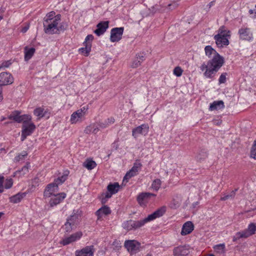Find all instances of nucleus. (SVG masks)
I'll return each mask as SVG.
<instances>
[{"label": "nucleus", "instance_id": "obj_28", "mask_svg": "<svg viewBox=\"0 0 256 256\" xmlns=\"http://www.w3.org/2000/svg\"><path fill=\"white\" fill-rule=\"evenodd\" d=\"M98 131V127L95 124H90V126H86L84 130V132L87 134H90L91 133L96 134Z\"/></svg>", "mask_w": 256, "mask_h": 256}, {"label": "nucleus", "instance_id": "obj_3", "mask_svg": "<svg viewBox=\"0 0 256 256\" xmlns=\"http://www.w3.org/2000/svg\"><path fill=\"white\" fill-rule=\"evenodd\" d=\"M230 32L225 29L224 26H221L218 34L214 36V39L218 48H222L229 44L228 38L230 36Z\"/></svg>", "mask_w": 256, "mask_h": 256}, {"label": "nucleus", "instance_id": "obj_54", "mask_svg": "<svg viewBox=\"0 0 256 256\" xmlns=\"http://www.w3.org/2000/svg\"><path fill=\"white\" fill-rule=\"evenodd\" d=\"M3 98V96L2 95V88L1 86H0V102L2 100Z\"/></svg>", "mask_w": 256, "mask_h": 256}, {"label": "nucleus", "instance_id": "obj_57", "mask_svg": "<svg viewBox=\"0 0 256 256\" xmlns=\"http://www.w3.org/2000/svg\"><path fill=\"white\" fill-rule=\"evenodd\" d=\"M118 244V242H117L116 240H115V241L114 242L113 244L114 245V244Z\"/></svg>", "mask_w": 256, "mask_h": 256}, {"label": "nucleus", "instance_id": "obj_15", "mask_svg": "<svg viewBox=\"0 0 256 256\" xmlns=\"http://www.w3.org/2000/svg\"><path fill=\"white\" fill-rule=\"evenodd\" d=\"M58 186L55 183L50 184L46 186L44 192V196L45 198H50L58 194Z\"/></svg>", "mask_w": 256, "mask_h": 256}, {"label": "nucleus", "instance_id": "obj_18", "mask_svg": "<svg viewBox=\"0 0 256 256\" xmlns=\"http://www.w3.org/2000/svg\"><path fill=\"white\" fill-rule=\"evenodd\" d=\"M142 166V165L140 163H134L132 168L126 172L124 176V180H128L131 178L137 175Z\"/></svg>", "mask_w": 256, "mask_h": 256}, {"label": "nucleus", "instance_id": "obj_39", "mask_svg": "<svg viewBox=\"0 0 256 256\" xmlns=\"http://www.w3.org/2000/svg\"><path fill=\"white\" fill-rule=\"evenodd\" d=\"M237 190H238L237 189H235L234 190H232L230 192V194H226V195L220 198V200H226L228 199L234 198L236 195V192L237 191Z\"/></svg>", "mask_w": 256, "mask_h": 256}, {"label": "nucleus", "instance_id": "obj_32", "mask_svg": "<svg viewBox=\"0 0 256 256\" xmlns=\"http://www.w3.org/2000/svg\"><path fill=\"white\" fill-rule=\"evenodd\" d=\"M213 248L216 254H224L226 252V247L224 244H220L214 246Z\"/></svg>", "mask_w": 256, "mask_h": 256}, {"label": "nucleus", "instance_id": "obj_43", "mask_svg": "<svg viewBox=\"0 0 256 256\" xmlns=\"http://www.w3.org/2000/svg\"><path fill=\"white\" fill-rule=\"evenodd\" d=\"M55 12L54 11H52L48 13L46 17L44 18V20H54L55 18Z\"/></svg>", "mask_w": 256, "mask_h": 256}, {"label": "nucleus", "instance_id": "obj_52", "mask_svg": "<svg viewBox=\"0 0 256 256\" xmlns=\"http://www.w3.org/2000/svg\"><path fill=\"white\" fill-rule=\"evenodd\" d=\"M98 126L100 128H106V127H108V124L104 120V122H100L98 123Z\"/></svg>", "mask_w": 256, "mask_h": 256}, {"label": "nucleus", "instance_id": "obj_53", "mask_svg": "<svg viewBox=\"0 0 256 256\" xmlns=\"http://www.w3.org/2000/svg\"><path fill=\"white\" fill-rule=\"evenodd\" d=\"M177 6V5L176 3H174V4H169L168 5V7L170 9H171V10H172V9H174L175 8H176Z\"/></svg>", "mask_w": 256, "mask_h": 256}, {"label": "nucleus", "instance_id": "obj_46", "mask_svg": "<svg viewBox=\"0 0 256 256\" xmlns=\"http://www.w3.org/2000/svg\"><path fill=\"white\" fill-rule=\"evenodd\" d=\"M93 40L94 36L92 34H88L86 38L85 41L84 42V44H92V41Z\"/></svg>", "mask_w": 256, "mask_h": 256}, {"label": "nucleus", "instance_id": "obj_50", "mask_svg": "<svg viewBox=\"0 0 256 256\" xmlns=\"http://www.w3.org/2000/svg\"><path fill=\"white\" fill-rule=\"evenodd\" d=\"M105 121L108 124V125L109 126L110 124H114L115 122V120L113 117H110V118H108Z\"/></svg>", "mask_w": 256, "mask_h": 256}, {"label": "nucleus", "instance_id": "obj_56", "mask_svg": "<svg viewBox=\"0 0 256 256\" xmlns=\"http://www.w3.org/2000/svg\"><path fill=\"white\" fill-rule=\"evenodd\" d=\"M249 13H250V14H252L254 13V10H249Z\"/></svg>", "mask_w": 256, "mask_h": 256}, {"label": "nucleus", "instance_id": "obj_10", "mask_svg": "<svg viewBox=\"0 0 256 256\" xmlns=\"http://www.w3.org/2000/svg\"><path fill=\"white\" fill-rule=\"evenodd\" d=\"M238 34L242 40L250 41L253 38V34L250 28L242 27L238 30Z\"/></svg>", "mask_w": 256, "mask_h": 256}, {"label": "nucleus", "instance_id": "obj_55", "mask_svg": "<svg viewBox=\"0 0 256 256\" xmlns=\"http://www.w3.org/2000/svg\"><path fill=\"white\" fill-rule=\"evenodd\" d=\"M28 29V26H24L22 30V32L24 33L26 32Z\"/></svg>", "mask_w": 256, "mask_h": 256}, {"label": "nucleus", "instance_id": "obj_16", "mask_svg": "<svg viewBox=\"0 0 256 256\" xmlns=\"http://www.w3.org/2000/svg\"><path fill=\"white\" fill-rule=\"evenodd\" d=\"M190 252V248L186 246H180L174 248L173 250L174 256H187Z\"/></svg>", "mask_w": 256, "mask_h": 256}, {"label": "nucleus", "instance_id": "obj_34", "mask_svg": "<svg viewBox=\"0 0 256 256\" xmlns=\"http://www.w3.org/2000/svg\"><path fill=\"white\" fill-rule=\"evenodd\" d=\"M208 154L206 150H200L196 156L197 160L199 162L204 160L208 157Z\"/></svg>", "mask_w": 256, "mask_h": 256}, {"label": "nucleus", "instance_id": "obj_1", "mask_svg": "<svg viewBox=\"0 0 256 256\" xmlns=\"http://www.w3.org/2000/svg\"><path fill=\"white\" fill-rule=\"evenodd\" d=\"M204 51L206 56L210 58L212 55V58L208 60L206 64L204 62L200 68L201 71L204 72V76L208 78L212 79L224 64V60L210 46H206Z\"/></svg>", "mask_w": 256, "mask_h": 256}, {"label": "nucleus", "instance_id": "obj_11", "mask_svg": "<svg viewBox=\"0 0 256 256\" xmlns=\"http://www.w3.org/2000/svg\"><path fill=\"white\" fill-rule=\"evenodd\" d=\"M82 236V233L81 232H76L68 237L63 238L60 241V244L63 246L68 245L73 242L80 238Z\"/></svg>", "mask_w": 256, "mask_h": 256}, {"label": "nucleus", "instance_id": "obj_60", "mask_svg": "<svg viewBox=\"0 0 256 256\" xmlns=\"http://www.w3.org/2000/svg\"><path fill=\"white\" fill-rule=\"evenodd\" d=\"M3 18V16H0V20H2Z\"/></svg>", "mask_w": 256, "mask_h": 256}, {"label": "nucleus", "instance_id": "obj_22", "mask_svg": "<svg viewBox=\"0 0 256 256\" xmlns=\"http://www.w3.org/2000/svg\"><path fill=\"white\" fill-rule=\"evenodd\" d=\"M194 226L192 222L188 221L185 222L182 227L180 234L182 236H186L190 234L194 230Z\"/></svg>", "mask_w": 256, "mask_h": 256}, {"label": "nucleus", "instance_id": "obj_27", "mask_svg": "<svg viewBox=\"0 0 256 256\" xmlns=\"http://www.w3.org/2000/svg\"><path fill=\"white\" fill-rule=\"evenodd\" d=\"M26 196V192L18 193L10 198V202L14 204L18 203Z\"/></svg>", "mask_w": 256, "mask_h": 256}, {"label": "nucleus", "instance_id": "obj_58", "mask_svg": "<svg viewBox=\"0 0 256 256\" xmlns=\"http://www.w3.org/2000/svg\"><path fill=\"white\" fill-rule=\"evenodd\" d=\"M206 256H215L214 254H208V255H206Z\"/></svg>", "mask_w": 256, "mask_h": 256}, {"label": "nucleus", "instance_id": "obj_37", "mask_svg": "<svg viewBox=\"0 0 256 256\" xmlns=\"http://www.w3.org/2000/svg\"><path fill=\"white\" fill-rule=\"evenodd\" d=\"M32 116L30 114L21 115V122H22V124H28L29 122L32 120Z\"/></svg>", "mask_w": 256, "mask_h": 256}, {"label": "nucleus", "instance_id": "obj_63", "mask_svg": "<svg viewBox=\"0 0 256 256\" xmlns=\"http://www.w3.org/2000/svg\"><path fill=\"white\" fill-rule=\"evenodd\" d=\"M255 13L256 14V12H255Z\"/></svg>", "mask_w": 256, "mask_h": 256}, {"label": "nucleus", "instance_id": "obj_21", "mask_svg": "<svg viewBox=\"0 0 256 256\" xmlns=\"http://www.w3.org/2000/svg\"><path fill=\"white\" fill-rule=\"evenodd\" d=\"M109 22L104 21L99 22L97 26V28L94 30V32L98 36H100L104 34L106 29L108 28Z\"/></svg>", "mask_w": 256, "mask_h": 256}, {"label": "nucleus", "instance_id": "obj_24", "mask_svg": "<svg viewBox=\"0 0 256 256\" xmlns=\"http://www.w3.org/2000/svg\"><path fill=\"white\" fill-rule=\"evenodd\" d=\"M110 212L111 210L110 208L107 206H104L96 212V214L98 216V220H100L104 215H108Z\"/></svg>", "mask_w": 256, "mask_h": 256}, {"label": "nucleus", "instance_id": "obj_33", "mask_svg": "<svg viewBox=\"0 0 256 256\" xmlns=\"http://www.w3.org/2000/svg\"><path fill=\"white\" fill-rule=\"evenodd\" d=\"M83 166L86 168L88 170H92L94 169L96 166V162L90 159H87L83 163Z\"/></svg>", "mask_w": 256, "mask_h": 256}, {"label": "nucleus", "instance_id": "obj_48", "mask_svg": "<svg viewBox=\"0 0 256 256\" xmlns=\"http://www.w3.org/2000/svg\"><path fill=\"white\" fill-rule=\"evenodd\" d=\"M12 185V179L7 180L6 182L4 187L6 188H10Z\"/></svg>", "mask_w": 256, "mask_h": 256}, {"label": "nucleus", "instance_id": "obj_17", "mask_svg": "<svg viewBox=\"0 0 256 256\" xmlns=\"http://www.w3.org/2000/svg\"><path fill=\"white\" fill-rule=\"evenodd\" d=\"M14 78L9 72H4L0 74V86L12 84Z\"/></svg>", "mask_w": 256, "mask_h": 256}, {"label": "nucleus", "instance_id": "obj_62", "mask_svg": "<svg viewBox=\"0 0 256 256\" xmlns=\"http://www.w3.org/2000/svg\"><path fill=\"white\" fill-rule=\"evenodd\" d=\"M255 7L256 8V4Z\"/></svg>", "mask_w": 256, "mask_h": 256}, {"label": "nucleus", "instance_id": "obj_31", "mask_svg": "<svg viewBox=\"0 0 256 256\" xmlns=\"http://www.w3.org/2000/svg\"><path fill=\"white\" fill-rule=\"evenodd\" d=\"M35 48H29L28 46L24 48V59L28 60L32 58L35 52Z\"/></svg>", "mask_w": 256, "mask_h": 256}, {"label": "nucleus", "instance_id": "obj_49", "mask_svg": "<svg viewBox=\"0 0 256 256\" xmlns=\"http://www.w3.org/2000/svg\"><path fill=\"white\" fill-rule=\"evenodd\" d=\"M4 180V177L0 176V192H2L3 190V183Z\"/></svg>", "mask_w": 256, "mask_h": 256}, {"label": "nucleus", "instance_id": "obj_35", "mask_svg": "<svg viewBox=\"0 0 256 256\" xmlns=\"http://www.w3.org/2000/svg\"><path fill=\"white\" fill-rule=\"evenodd\" d=\"M84 47L80 48L79 50V51L82 54H84L85 56H88L90 54V52L91 50L92 44H84Z\"/></svg>", "mask_w": 256, "mask_h": 256}, {"label": "nucleus", "instance_id": "obj_12", "mask_svg": "<svg viewBox=\"0 0 256 256\" xmlns=\"http://www.w3.org/2000/svg\"><path fill=\"white\" fill-rule=\"evenodd\" d=\"M36 129V126L30 122L28 124H22L21 140L24 141L28 136H30Z\"/></svg>", "mask_w": 256, "mask_h": 256}, {"label": "nucleus", "instance_id": "obj_45", "mask_svg": "<svg viewBox=\"0 0 256 256\" xmlns=\"http://www.w3.org/2000/svg\"><path fill=\"white\" fill-rule=\"evenodd\" d=\"M40 182V179L37 177L34 178L32 180V188H35L36 186H38Z\"/></svg>", "mask_w": 256, "mask_h": 256}, {"label": "nucleus", "instance_id": "obj_6", "mask_svg": "<svg viewBox=\"0 0 256 256\" xmlns=\"http://www.w3.org/2000/svg\"><path fill=\"white\" fill-rule=\"evenodd\" d=\"M256 232V224L251 223L248 225L246 230L238 232L233 238V242H236L240 238H247Z\"/></svg>", "mask_w": 256, "mask_h": 256}, {"label": "nucleus", "instance_id": "obj_9", "mask_svg": "<svg viewBox=\"0 0 256 256\" xmlns=\"http://www.w3.org/2000/svg\"><path fill=\"white\" fill-rule=\"evenodd\" d=\"M124 31L123 27L114 28L111 30L110 40L112 42H118L122 38Z\"/></svg>", "mask_w": 256, "mask_h": 256}, {"label": "nucleus", "instance_id": "obj_20", "mask_svg": "<svg viewBox=\"0 0 256 256\" xmlns=\"http://www.w3.org/2000/svg\"><path fill=\"white\" fill-rule=\"evenodd\" d=\"M66 196V194L64 192L59 193L54 195L49 202L50 206L53 207L59 204L64 200Z\"/></svg>", "mask_w": 256, "mask_h": 256}, {"label": "nucleus", "instance_id": "obj_51", "mask_svg": "<svg viewBox=\"0 0 256 256\" xmlns=\"http://www.w3.org/2000/svg\"><path fill=\"white\" fill-rule=\"evenodd\" d=\"M11 64V62L10 61L4 62L2 63L0 68H8Z\"/></svg>", "mask_w": 256, "mask_h": 256}, {"label": "nucleus", "instance_id": "obj_25", "mask_svg": "<svg viewBox=\"0 0 256 256\" xmlns=\"http://www.w3.org/2000/svg\"><path fill=\"white\" fill-rule=\"evenodd\" d=\"M46 110H45L43 107L36 108L34 110V114L37 117V120H40L46 116Z\"/></svg>", "mask_w": 256, "mask_h": 256}, {"label": "nucleus", "instance_id": "obj_4", "mask_svg": "<svg viewBox=\"0 0 256 256\" xmlns=\"http://www.w3.org/2000/svg\"><path fill=\"white\" fill-rule=\"evenodd\" d=\"M60 18L61 16L57 14L54 20H44V32L46 34H50L56 33L59 30L58 25L60 20Z\"/></svg>", "mask_w": 256, "mask_h": 256}, {"label": "nucleus", "instance_id": "obj_61", "mask_svg": "<svg viewBox=\"0 0 256 256\" xmlns=\"http://www.w3.org/2000/svg\"><path fill=\"white\" fill-rule=\"evenodd\" d=\"M5 119H6V118H2V120H2H2H4Z\"/></svg>", "mask_w": 256, "mask_h": 256}, {"label": "nucleus", "instance_id": "obj_8", "mask_svg": "<svg viewBox=\"0 0 256 256\" xmlns=\"http://www.w3.org/2000/svg\"><path fill=\"white\" fill-rule=\"evenodd\" d=\"M88 108L83 107L76 112L72 113L71 115L70 122L72 124H76L78 122H81L84 118L87 111Z\"/></svg>", "mask_w": 256, "mask_h": 256}, {"label": "nucleus", "instance_id": "obj_30", "mask_svg": "<svg viewBox=\"0 0 256 256\" xmlns=\"http://www.w3.org/2000/svg\"><path fill=\"white\" fill-rule=\"evenodd\" d=\"M20 112L18 110H15L13 112L10 116H8V118L11 120H14V121L20 123L21 122V115Z\"/></svg>", "mask_w": 256, "mask_h": 256}, {"label": "nucleus", "instance_id": "obj_26", "mask_svg": "<svg viewBox=\"0 0 256 256\" xmlns=\"http://www.w3.org/2000/svg\"><path fill=\"white\" fill-rule=\"evenodd\" d=\"M144 60V56L140 54H136L132 62L131 67L132 68H138L140 66L141 64Z\"/></svg>", "mask_w": 256, "mask_h": 256}, {"label": "nucleus", "instance_id": "obj_13", "mask_svg": "<svg viewBox=\"0 0 256 256\" xmlns=\"http://www.w3.org/2000/svg\"><path fill=\"white\" fill-rule=\"evenodd\" d=\"M149 131V126L148 124H142L134 128L132 130V136L137 138L138 134L146 136Z\"/></svg>", "mask_w": 256, "mask_h": 256}, {"label": "nucleus", "instance_id": "obj_2", "mask_svg": "<svg viewBox=\"0 0 256 256\" xmlns=\"http://www.w3.org/2000/svg\"><path fill=\"white\" fill-rule=\"evenodd\" d=\"M166 211V207L162 206L154 212L152 214H149L146 218L140 220H129L124 222L123 228L127 230H136L142 226L146 222L153 220L154 219L160 218L164 215Z\"/></svg>", "mask_w": 256, "mask_h": 256}, {"label": "nucleus", "instance_id": "obj_40", "mask_svg": "<svg viewBox=\"0 0 256 256\" xmlns=\"http://www.w3.org/2000/svg\"><path fill=\"white\" fill-rule=\"evenodd\" d=\"M250 156L256 160V139L254 140L251 148Z\"/></svg>", "mask_w": 256, "mask_h": 256}, {"label": "nucleus", "instance_id": "obj_59", "mask_svg": "<svg viewBox=\"0 0 256 256\" xmlns=\"http://www.w3.org/2000/svg\"><path fill=\"white\" fill-rule=\"evenodd\" d=\"M146 256H152V254H148Z\"/></svg>", "mask_w": 256, "mask_h": 256}, {"label": "nucleus", "instance_id": "obj_5", "mask_svg": "<svg viewBox=\"0 0 256 256\" xmlns=\"http://www.w3.org/2000/svg\"><path fill=\"white\" fill-rule=\"evenodd\" d=\"M78 214H74L68 218L66 222L62 226L65 232L68 234L76 228L78 222Z\"/></svg>", "mask_w": 256, "mask_h": 256}, {"label": "nucleus", "instance_id": "obj_38", "mask_svg": "<svg viewBox=\"0 0 256 256\" xmlns=\"http://www.w3.org/2000/svg\"><path fill=\"white\" fill-rule=\"evenodd\" d=\"M162 182L160 179L154 180L152 184V188L156 191H158L160 188Z\"/></svg>", "mask_w": 256, "mask_h": 256}, {"label": "nucleus", "instance_id": "obj_14", "mask_svg": "<svg viewBox=\"0 0 256 256\" xmlns=\"http://www.w3.org/2000/svg\"><path fill=\"white\" fill-rule=\"evenodd\" d=\"M140 246V244L135 240H127L124 242L125 248L131 254L136 253Z\"/></svg>", "mask_w": 256, "mask_h": 256}, {"label": "nucleus", "instance_id": "obj_42", "mask_svg": "<svg viewBox=\"0 0 256 256\" xmlns=\"http://www.w3.org/2000/svg\"><path fill=\"white\" fill-rule=\"evenodd\" d=\"M174 74L176 76H182L183 70L180 66H176L174 70Z\"/></svg>", "mask_w": 256, "mask_h": 256}, {"label": "nucleus", "instance_id": "obj_19", "mask_svg": "<svg viewBox=\"0 0 256 256\" xmlns=\"http://www.w3.org/2000/svg\"><path fill=\"white\" fill-rule=\"evenodd\" d=\"M94 246H86L80 250H77L75 252L76 256H94Z\"/></svg>", "mask_w": 256, "mask_h": 256}, {"label": "nucleus", "instance_id": "obj_23", "mask_svg": "<svg viewBox=\"0 0 256 256\" xmlns=\"http://www.w3.org/2000/svg\"><path fill=\"white\" fill-rule=\"evenodd\" d=\"M156 194L150 192H142L139 194L137 197V201L140 205L144 203V201L147 200L150 196L155 197Z\"/></svg>", "mask_w": 256, "mask_h": 256}, {"label": "nucleus", "instance_id": "obj_29", "mask_svg": "<svg viewBox=\"0 0 256 256\" xmlns=\"http://www.w3.org/2000/svg\"><path fill=\"white\" fill-rule=\"evenodd\" d=\"M224 107V102L222 100L214 101L210 104V110L223 108Z\"/></svg>", "mask_w": 256, "mask_h": 256}, {"label": "nucleus", "instance_id": "obj_7", "mask_svg": "<svg viewBox=\"0 0 256 256\" xmlns=\"http://www.w3.org/2000/svg\"><path fill=\"white\" fill-rule=\"evenodd\" d=\"M120 187L118 182L110 183L107 186L108 192L106 194H102L104 196L102 199V204H105L108 198H110L112 195L117 193L119 191Z\"/></svg>", "mask_w": 256, "mask_h": 256}, {"label": "nucleus", "instance_id": "obj_36", "mask_svg": "<svg viewBox=\"0 0 256 256\" xmlns=\"http://www.w3.org/2000/svg\"><path fill=\"white\" fill-rule=\"evenodd\" d=\"M28 154L26 151H23L20 154H19L14 158V162H17L20 161H23L25 158L28 156Z\"/></svg>", "mask_w": 256, "mask_h": 256}, {"label": "nucleus", "instance_id": "obj_44", "mask_svg": "<svg viewBox=\"0 0 256 256\" xmlns=\"http://www.w3.org/2000/svg\"><path fill=\"white\" fill-rule=\"evenodd\" d=\"M226 76L227 73L226 72H224L220 76V78L218 79V82L220 84H224L226 82Z\"/></svg>", "mask_w": 256, "mask_h": 256}, {"label": "nucleus", "instance_id": "obj_47", "mask_svg": "<svg viewBox=\"0 0 256 256\" xmlns=\"http://www.w3.org/2000/svg\"><path fill=\"white\" fill-rule=\"evenodd\" d=\"M30 166V162H26V164L23 166L22 168V170L20 171V172H23L22 174H25L28 172L29 168Z\"/></svg>", "mask_w": 256, "mask_h": 256}, {"label": "nucleus", "instance_id": "obj_41", "mask_svg": "<svg viewBox=\"0 0 256 256\" xmlns=\"http://www.w3.org/2000/svg\"><path fill=\"white\" fill-rule=\"evenodd\" d=\"M67 178V174L63 175L60 177H58L54 181V183H55L58 186L60 184H62L64 182L66 181Z\"/></svg>", "mask_w": 256, "mask_h": 256}]
</instances>
